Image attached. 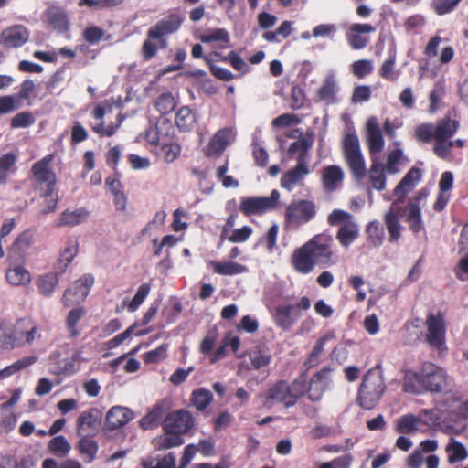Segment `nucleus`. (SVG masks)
I'll return each mask as SVG.
<instances>
[{
    "label": "nucleus",
    "mask_w": 468,
    "mask_h": 468,
    "mask_svg": "<svg viewBox=\"0 0 468 468\" xmlns=\"http://www.w3.org/2000/svg\"><path fill=\"white\" fill-rule=\"evenodd\" d=\"M366 232L368 237L369 242L374 247H379L384 241V229L380 223L377 220L371 221L367 224Z\"/></svg>",
    "instance_id": "864d4df0"
},
{
    "label": "nucleus",
    "mask_w": 468,
    "mask_h": 468,
    "mask_svg": "<svg viewBox=\"0 0 468 468\" xmlns=\"http://www.w3.org/2000/svg\"><path fill=\"white\" fill-rule=\"evenodd\" d=\"M250 363L255 369H261L270 364L271 356L264 347L257 346L250 355Z\"/></svg>",
    "instance_id": "603ef678"
},
{
    "label": "nucleus",
    "mask_w": 468,
    "mask_h": 468,
    "mask_svg": "<svg viewBox=\"0 0 468 468\" xmlns=\"http://www.w3.org/2000/svg\"><path fill=\"white\" fill-rule=\"evenodd\" d=\"M16 348L13 329L5 327L0 323V350H13Z\"/></svg>",
    "instance_id": "e2e57ef3"
},
{
    "label": "nucleus",
    "mask_w": 468,
    "mask_h": 468,
    "mask_svg": "<svg viewBox=\"0 0 468 468\" xmlns=\"http://www.w3.org/2000/svg\"><path fill=\"white\" fill-rule=\"evenodd\" d=\"M386 390L383 377L375 369H369L358 388L357 402L365 410H372Z\"/></svg>",
    "instance_id": "39448f33"
},
{
    "label": "nucleus",
    "mask_w": 468,
    "mask_h": 468,
    "mask_svg": "<svg viewBox=\"0 0 468 468\" xmlns=\"http://www.w3.org/2000/svg\"><path fill=\"white\" fill-rule=\"evenodd\" d=\"M133 418V412L122 406H113L106 414L105 427L115 431L125 426Z\"/></svg>",
    "instance_id": "aec40b11"
},
{
    "label": "nucleus",
    "mask_w": 468,
    "mask_h": 468,
    "mask_svg": "<svg viewBox=\"0 0 468 468\" xmlns=\"http://www.w3.org/2000/svg\"><path fill=\"white\" fill-rule=\"evenodd\" d=\"M338 85L334 76L325 78L316 94L320 101H325L327 104L336 101V94L338 92Z\"/></svg>",
    "instance_id": "c85d7f7f"
},
{
    "label": "nucleus",
    "mask_w": 468,
    "mask_h": 468,
    "mask_svg": "<svg viewBox=\"0 0 468 468\" xmlns=\"http://www.w3.org/2000/svg\"><path fill=\"white\" fill-rule=\"evenodd\" d=\"M70 449L69 442L62 435L52 438L48 442V450L58 457L66 456Z\"/></svg>",
    "instance_id": "5fc2aeb1"
},
{
    "label": "nucleus",
    "mask_w": 468,
    "mask_h": 468,
    "mask_svg": "<svg viewBox=\"0 0 468 468\" xmlns=\"http://www.w3.org/2000/svg\"><path fill=\"white\" fill-rule=\"evenodd\" d=\"M376 31V27L367 23H355L346 32L348 45L356 50L364 49L369 43L368 34Z\"/></svg>",
    "instance_id": "a211bd4d"
},
{
    "label": "nucleus",
    "mask_w": 468,
    "mask_h": 468,
    "mask_svg": "<svg viewBox=\"0 0 468 468\" xmlns=\"http://www.w3.org/2000/svg\"><path fill=\"white\" fill-rule=\"evenodd\" d=\"M194 424L192 414L181 409L166 415L163 421V430L165 433H175L182 437L194 427Z\"/></svg>",
    "instance_id": "ddd939ff"
},
{
    "label": "nucleus",
    "mask_w": 468,
    "mask_h": 468,
    "mask_svg": "<svg viewBox=\"0 0 468 468\" xmlns=\"http://www.w3.org/2000/svg\"><path fill=\"white\" fill-rule=\"evenodd\" d=\"M385 171L383 164L378 161L372 162L368 171L369 182L372 187L378 191H382L386 187Z\"/></svg>",
    "instance_id": "f704fd0d"
},
{
    "label": "nucleus",
    "mask_w": 468,
    "mask_h": 468,
    "mask_svg": "<svg viewBox=\"0 0 468 468\" xmlns=\"http://www.w3.org/2000/svg\"><path fill=\"white\" fill-rule=\"evenodd\" d=\"M462 0H433L431 2L432 10L439 16H444L452 12Z\"/></svg>",
    "instance_id": "680f3d73"
},
{
    "label": "nucleus",
    "mask_w": 468,
    "mask_h": 468,
    "mask_svg": "<svg viewBox=\"0 0 468 468\" xmlns=\"http://www.w3.org/2000/svg\"><path fill=\"white\" fill-rule=\"evenodd\" d=\"M183 22L184 16L181 14L170 13L147 30V37L157 40L159 48L165 49L168 46L165 37L178 31Z\"/></svg>",
    "instance_id": "1a4fd4ad"
},
{
    "label": "nucleus",
    "mask_w": 468,
    "mask_h": 468,
    "mask_svg": "<svg viewBox=\"0 0 468 468\" xmlns=\"http://www.w3.org/2000/svg\"><path fill=\"white\" fill-rule=\"evenodd\" d=\"M212 399V393L205 388L193 390L190 397L191 404L199 411L207 409V407L211 403Z\"/></svg>",
    "instance_id": "c03bdc74"
},
{
    "label": "nucleus",
    "mask_w": 468,
    "mask_h": 468,
    "mask_svg": "<svg viewBox=\"0 0 468 468\" xmlns=\"http://www.w3.org/2000/svg\"><path fill=\"white\" fill-rule=\"evenodd\" d=\"M334 337V332L329 331L315 342L314 346L313 347V350L305 362L308 367H315L319 363V357L324 353V345L327 341L333 339Z\"/></svg>",
    "instance_id": "58836bf2"
},
{
    "label": "nucleus",
    "mask_w": 468,
    "mask_h": 468,
    "mask_svg": "<svg viewBox=\"0 0 468 468\" xmlns=\"http://www.w3.org/2000/svg\"><path fill=\"white\" fill-rule=\"evenodd\" d=\"M292 32V22L283 21L275 31H265L262 35L264 40L270 43H280L287 38Z\"/></svg>",
    "instance_id": "a19ab883"
},
{
    "label": "nucleus",
    "mask_w": 468,
    "mask_h": 468,
    "mask_svg": "<svg viewBox=\"0 0 468 468\" xmlns=\"http://www.w3.org/2000/svg\"><path fill=\"white\" fill-rule=\"evenodd\" d=\"M310 173L307 164L296 163V165L285 172L280 180V185L287 191H292Z\"/></svg>",
    "instance_id": "5701e85b"
},
{
    "label": "nucleus",
    "mask_w": 468,
    "mask_h": 468,
    "mask_svg": "<svg viewBox=\"0 0 468 468\" xmlns=\"http://www.w3.org/2000/svg\"><path fill=\"white\" fill-rule=\"evenodd\" d=\"M144 139L157 146V154L166 163H173L181 153V146L175 141V129L170 122H157L144 132Z\"/></svg>",
    "instance_id": "7ed1b4c3"
},
{
    "label": "nucleus",
    "mask_w": 468,
    "mask_h": 468,
    "mask_svg": "<svg viewBox=\"0 0 468 468\" xmlns=\"http://www.w3.org/2000/svg\"><path fill=\"white\" fill-rule=\"evenodd\" d=\"M425 325L427 328V343L439 351L447 350L444 314L440 311L436 314L430 313L426 317Z\"/></svg>",
    "instance_id": "9b49d317"
},
{
    "label": "nucleus",
    "mask_w": 468,
    "mask_h": 468,
    "mask_svg": "<svg viewBox=\"0 0 468 468\" xmlns=\"http://www.w3.org/2000/svg\"><path fill=\"white\" fill-rule=\"evenodd\" d=\"M151 290V284L148 282L143 283L139 286L135 295L128 303L127 308L130 312H135L140 305L144 303Z\"/></svg>",
    "instance_id": "052dcab7"
},
{
    "label": "nucleus",
    "mask_w": 468,
    "mask_h": 468,
    "mask_svg": "<svg viewBox=\"0 0 468 468\" xmlns=\"http://www.w3.org/2000/svg\"><path fill=\"white\" fill-rule=\"evenodd\" d=\"M210 266L212 267L214 272L219 275H237L241 274L247 271V267L238 262L234 261H210Z\"/></svg>",
    "instance_id": "2f4dec72"
},
{
    "label": "nucleus",
    "mask_w": 468,
    "mask_h": 468,
    "mask_svg": "<svg viewBox=\"0 0 468 468\" xmlns=\"http://www.w3.org/2000/svg\"><path fill=\"white\" fill-rule=\"evenodd\" d=\"M422 175V170L416 166L411 167L406 173L393 191L398 202H404L406 196L421 181Z\"/></svg>",
    "instance_id": "6ab92c4d"
},
{
    "label": "nucleus",
    "mask_w": 468,
    "mask_h": 468,
    "mask_svg": "<svg viewBox=\"0 0 468 468\" xmlns=\"http://www.w3.org/2000/svg\"><path fill=\"white\" fill-rule=\"evenodd\" d=\"M37 360V356H24L20 359H17L13 364L5 367V368L0 370V380L7 378L16 373L26 369L27 367L32 366Z\"/></svg>",
    "instance_id": "4c0bfd02"
},
{
    "label": "nucleus",
    "mask_w": 468,
    "mask_h": 468,
    "mask_svg": "<svg viewBox=\"0 0 468 468\" xmlns=\"http://www.w3.org/2000/svg\"><path fill=\"white\" fill-rule=\"evenodd\" d=\"M105 31L98 26H89L82 32V38L90 45H97L103 38Z\"/></svg>",
    "instance_id": "0e129e2a"
},
{
    "label": "nucleus",
    "mask_w": 468,
    "mask_h": 468,
    "mask_svg": "<svg viewBox=\"0 0 468 468\" xmlns=\"http://www.w3.org/2000/svg\"><path fill=\"white\" fill-rule=\"evenodd\" d=\"M373 62L369 59H358L351 64V72L357 79H363L373 72Z\"/></svg>",
    "instance_id": "4d7b16f0"
},
{
    "label": "nucleus",
    "mask_w": 468,
    "mask_h": 468,
    "mask_svg": "<svg viewBox=\"0 0 468 468\" xmlns=\"http://www.w3.org/2000/svg\"><path fill=\"white\" fill-rule=\"evenodd\" d=\"M29 38V31L23 25L7 27L0 33V46L5 49L18 48Z\"/></svg>",
    "instance_id": "f3484780"
},
{
    "label": "nucleus",
    "mask_w": 468,
    "mask_h": 468,
    "mask_svg": "<svg viewBox=\"0 0 468 468\" xmlns=\"http://www.w3.org/2000/svg\"><path fill=\"white\" fill-rule=\"evenodd\" d=\"M306 391L304 378H295L292 383L281 379L272 384L264 393L263 405L271 408L275 404H282L285 408L296 405Z\"/></svg>",
    "instance_id": "20e7f679"
},
{
    "label": "nucleus",
    "mask_w": 468,
    "mask_h": 468,
    "mask_svg": "<svg viewBox=\"0 0 468 468\" xmlns=\"http://www.w3.org/2000/svg\"><path fill=\"white\" fill-rule=\"evenodd\" d=\"M168 345L162 344L158 347L149 350L143 355L145 364H156L164 360L167 356Z\"/></svg>",
    "instance_id": "13d9d810"
},
{
    "label": "nucleus",
    "mask_w": 468,
    "mask_h": 468,
    "mask_svg": "<svg viewBox=\"0 0 468 468\" xmlns=\"http://www.w3.org/2000/svg\"><path fill=\"white\" fill-rule=\"evenodd\" d=\"M460 123L457 120L444 117L434 125L435 129V143L432 151L435 155H441L445 153V148L442 144L451 139L458 131Z\"/></svg>",
    "instance_id": "dca6fc26"
},
{
    "label": "nucleus",
    "mask_w": 468,
    "mask_h": 468,
    "mask_svg": "<svg viewBox=\"0 0 468 468\" xmlns=\"http://www.w3.org/2000/svg\"><path fill=\"white\" fill-rule=\"evenodd\" d=\"M345 161L356 181H361L367 175L365 160L356 133H346L342 141Z\"/></svg>",
    "instance_id": "423d86ee"
},
{
    "label": "nucleus",
    "mask_w": 468,
    "mask_h": 468,
    "mask_svg": "<svg viewBox=\"0 0 468 468\" xmlns=\"http://www.w3.org/2000/svg\"><path fill=\"white\" fill-rule=\"evenodd\" d=\"M331 369L324 367L316 372L310 379L309 387L306 388L308 399L314 402L320 401L326 389L327 378Z\"/></svg>",
    "instance_id": "412c9836"
},
{
    "label": "nucleus",
    "mask_w": 468,
    "mask_h": 468,
    "mask_svg": "<svg viewBox=\"0 0 468 468\" xmlns=\"http://www.w3.org/2000/svg\"><path fill=\"white\" fill-rule=\"evenodd\" d=\"M89 216V211L83 207L75 210L66 209L59 218L58 226H76L83 222Z\"/></svg>",
    "instance_id": "c9c22d12"
},
{
    "label": "nucleus",
    "mask_w": 468,
    "mask_h": 468,
    "mask_svg": "<svg viewBox=\"0 0 468 468\" xmlns=\"http://www.w3.org/2000/svg\"><path fill=\"white\" fill-rule=\"evenodd\" d=\"M6 281L14 286L27 285L31 281L30 272L22 266L9 268L5 273Z\"/></svg>",
    "instance_id": "e433bc0d"
},
{
    "label": "nucleus",
    "mask_w": 468,
    "mask_h": 468,
    "mask_svg": "<svg viewBox=\"0 0 468 468\" xmlns=\"http://www.w3.org/2000/svg\"><path fill=\"white\" fill-rule=\"evenodd\" d=\"M403 152L401 149L397 148L392 150L388 154L387 158L386 165H384V168L386 172L388 174H397L399 171V165L400 163V160L402 159Z\"/></svg>",
    "instance_id": "338daca9"
},
{
    "label": "nucleus",
    "mask_w": 468,
    "mask_h": 468,
    "mask_svg": "<svg viewBox=\"0 0 468 468\" xmlns=\"http://www.w3.org/2000/svg\"><path fill=\"white\" fill-rule=\"evenodd\" d=\"M414 137L417 141L421 143H430L432 139L435 140V129L432 123H421L418 125L414 132Z\"/></svg>",
    "instance_id": "bf43d9fd"
},
{
    "label": "nucleus",
    "mask_w": 468,
    "mask_h": 468,
    "mask_svg": "<svg viewBox=\"0 0 468 468\" xmlns=\"http://www.w3.org/2000/svg\"><path fill=\"white\" fill-rule=\"evenodd\" d=\"M84 314L85 311L83 307H77L69 312L66 318V326L70 338H76L79 336L80 331L77 328V324Z\"/></svg>",
    "instance_id": "de8ad7c7"
},
{
    "label": "nucleus",
    "mask_w": 468,
    "mask_h": 468,
    "mask_svg": "<svg viewBox=\"0 0 468 468\" xmlns=\"http://www.w3.org/2000/svg\"><path fill=\"white\" fill-rule=\"evenodd\" d=\"M45 21L58 33H65L69 29V18L67 12L60 6L52 5L44 13Z\"/></svg>",
    "instance_id": "4be33fe9"
},
{
    "label": "nucleus",
    "mask_w": 468,
    "mask_h": 468,
    "mask_svg": "<svg viewBox=\"0 0 468 468\" xmlns=\"http://www.w3.org/2000/svg\"><path fill=\"white\" fill-rule=\"evenodd\" d=\"M94 283L91 274H84L76 280L63 293L62 303L66 307H70L82 303L88 296Z\"/></svg>",
    "instance_id": "2eb2a0df"
},
{
    "label": "nucleus",
    "mask_w": 468,
    "mask_h": 468,
    "mask_svg": "<svg viewBox=\"0 0 468 468\" xmlns=\"http://www.w3.org/2000/svg\"><path fill=\"white\" fill-rule=\"evenodd\" d=\"M321 180L324 189L328 193H332L342 184L344 172L338 165H327L322 170Z\"/></svg>",
    "instance_id": "393cba45"
},
{
    "label": "nucleus",
    "mask_w": 468,
    "mask_h": 468,
    "mask_svg": "<svg viewBox=\"0 0 468 468\" xmlns=\"http://www.w3.org/2000/svg\"><path fill=\"white\" fill-rule=\"evenodd\" d=\"M34 242V230L26 229L20 233L11 247V251L15 254L21 255L26 250L30 248Z\"/></svg>",
    "instance_id": "49530a36"
},
{
    "label": "nucleus",
    "mask_w": 468,
    "mask_h": 468,
    "mask_svg": "<svg viewBox=\"0 0 468 468\" xmlns=\"http://www.w3.org/2000/svg\"><path fill=\"white\" fill-rule=\"evenodd\" d=\"M53 154H48L33 164L31 174L38 186L44 188V197H51L57 185V176L52 169Z\"/></svg>",
    "instance_id": "6e6552de"
},
{
    "label": "nucleus",
    "mask_w": 468,
    "mask_h": 468,
    "mask_svg": "<svg viewBox=\"0 0 468 468\" xmlns=\"http://www.w3.org/2000/svg\"><path fill=\"white\" fill-rule=\"evenodd\" d=\"M447 388L445 370L431 362H424L418 372L407 377L404 390L416 395L441 393Z\"/></svg>",
    "instance_id": "f03ea898"
},
{
    "label": "nucleus",
    "mask_w": 468,
    "mask_h": 468,
    "mask_svg": "<svg viewBox=\"0 0 468 468\" xmlns=\"http://www.w3.org/2000/svg\"><path fill=\"white\" fill-rule=\"evenodd\" d=\"M35 118L33 117L32 113L29 112H22L17 114H16L11 119V127L13 129L16 128H27L34 124Z\"/></svg>",
    "instance_id": "774afa93"
},
{
    "label": "nucleus",
    "mask_w": 468,
    "mask_h": 468,
    "mask_svg": "<svg viewBox=\"0 0 468 468\" xmlns=\"http://www.w3.org/2000/svg\"><path fill=\"white\" fill-rule=\"evenodd\" d=\"M81 439L77 444V449L80 455L83 457L84 462L90 463L96 457L99 446L96 441L92 440L88 435H80Z\"/></svg>",
    "instance_id": "7c9ffc66"
},
{
    "label": "nucleus",
    "mask_w": 468,
    "mask_h": 468,
    "mask_svg": "<svg viewBox=\"0 0 468 468\" xmlns=\"http://www.w3.org/2000/svg\"><path fill=\"white\" fill-rule=\"evenodd\" d=\"M359 236V226L353 219L342 224L337 230L336 239L345 248H348Z\"/></svg>",
    "instance_id": "cd10ccee"
},
{
    "label": "nucleus",
    "mask_w": 468,
    "mask_h": 468,
    "mask_svg": "<svg viewBox=\"0 0 468 468\" xmlns=\"http://www.w3.org/2000/svg\"><path fill=\"white\" fill-rule=\"evenodd\" d=\"M183 443V438L175 433H165V435L155 437L152 441L154 448L157 451L177 447Z\"/></svg>",
    "instance_id": "37998d69"
},
{
    "label": "nucleus",
    "mask_w": 468,
    "mask_h": 468,
    "mask_svg": "<svg viewBox=\"0 0 468 468\" xmlns=\"http://www.w3.org/2000/svg\"><path fill=\"white\" fill-rule=\"evenodd\" d=\"M313 140L308 137L301 136L292 142L288 148V154L291 158L296 156V163L307 164L309 159V150L312 148Z\"/></svg>",
    "instance_id": "a878e982"
},
{
    "label": "nucleus",
    "mask_w": 468,
    "mask_h": 468,
    "mask_svg": "<svg viewBox=\"0 0 468 468\" xmlns=\"http://www.w3.org/2000/svg\"><path fill=\"white\" fill-rule=\"evenodd\" d=\"M200 40L203 43H212L219 41L221 44L219 45L220 48H226L229 46L230 37L229 32L225 28H217L211 30L208 33L203 34L200 37Z\"/></svg>",
    "instance_id": "a18cd8bd"
},
{
    "label": "nucleus",
    "mask_w": 468,
    "mask_h": 468,
    "mask_svg": "<svg viewBox=\"0 0 468 468\" xmlns=\"http://www.w3.org/2000/svg\"><path fill=\"white\" fill-rule=\"evenodd\" d=\"M334 240L325 233L314 235L310 240L295 249L291 256L292 269L300 274L311 273L316 266L324 268L332 263Z\"/></svg>",
    "instance_id": "f257e3e1"
},
{
    "label": "nucleus",
    "mask_w": 468,
    "mask_h": 468,
    "mask_svg": "<svg viewBox=\"0 0 468 468\" xmlns=\"http://www.w3.org/2000/svg\"><path fill=\"white\" fill-rule=\"evenodd\" d=\"M445 452L447 453V462L450 464L463 462L468 457V451L465 446L454 439L450 440L445 447Z\"/></svg>",
    "instance_id": "c756f323"
},
{
    "label": "nucleus",
    "mask_w": 468,
    "mask_h": 468,
    "mask_svg": "<svg viewBox=\"0 0 468 468\" xmlns=\"http://www.w3.org/2000/svg\"><path fill=\"white\" fill-rule=\"evenodd\" d=\"M99 424V411L96 409L83 411L77 419V433L86 435L85 433L96 430Z\"/></svg>",
    "instance_id": "bb28decb"
},
{
    "label": "nucleus",
    "mask_w": 468,
    "mask_h": 468,
    "mask_svg": "<svg viewBox=\"0 0 468 468\" xmlns=\"http://www.w3.org/2000/svg\"><path fill=\"white\" fill-rule=\"evenodd\" d=\"M420 419L412 414L403 415L398 420L396 430L401 434H410L419 430Z\"/></svg>",
    "instance_id": "3c124183"
},
{
    "label": "nucleus",
    "mask_w": 468,
    "mask_h": 468,
    "mask_svg": "<svg viewBox=\"0 0 468 468\" xmlns=\"http://www.w3.org/2000/svg\"><path fill=\"white\" fill-rule=\"evenodd\" d=\"M407 210L406 220L409 223L410 229L415 234L420 233L423 229L420 207L411 206V208H407Z\"/></svg>",
    "instance_id": "6e6d98bb"
},
{
    "label": "nucleus",
    "mask_w": 468,
    "mask_h": 468,
    "mask_svg": "<svg viewBox=\"0 0 468 468\" xmlns=\"http://www.w3.org/2000/svg\"><path fill=\"white\" fill-rule=\"evenodd\" d=\"M78 253V242L76 240H69L63 251L60 253V257L57 263V269L59 273L65 272L68 266L71 263L73 259Z\"/></svg>",
    "instance_id": "ea45409f"
},
{
    "label": "nucleus",
    "mask_w": 468,
    "mask_h": 468,
    "mask_svg": "<svg viewBox=\"0 0 468 468\" xmlns=\"http://www.w3.org/2000/svg\"><path fill=\"white\" fill-rule=\"evenodd\" d=\"M316 213L314 202L308 199L294 200L286 207L284 225L286 228L297 229L313 220Z\"/></svg>",
    "instance_id": "0eeeda50"
},
{
    "label": "nucleus",
    "mask_w": 468,
    "mask_h": 468,
    "mask_svg": "<svg viewBox=\"0 0 468 468\" xmlns=\"http://www.w3.org/2000/svg\"><path fill=\"white\" fill-rule=\"evenodd\" d=\"M311 307L309 297L303 296L296 304H286L278 306L275 310L276 324L287 330L302 316L301 310L307 311Z\"/></svg>",
    "instance_id": "f8f14e48"
},
{
    "label": "nucleus",
    "mask_w": 468,
    "mask_h": 468,
    "mask_svg": "<svg viewBox=\"0 0 468 468\" xmlns=\"http://www.w3.org/2000/svg\"><path fill=\"white\" fill-rule=\"evenodd\" d=\"M367 140L371 154L380 153L384 148V139L376 117L372 116L367 122Z\"/></svg>",
    "instance_id": "b1692460"
},
{
    "label": "nucleus",
    "mask_w": 468,
    "mask_h": 468,
    "mask_svg": "<svg viewBox=\"0 0 468 468\" xmlns=\"http://www.w3.org/2000/svg\"><path fill=\"white\" fill-rule=\"evenodd\" d=\"M12 329L16 348L31 346L41 336L38 324L30 317L16 320Z\"/></svg>",
    "instance_id": "4468645a"
},
{
    "label": "nucleus",
    "mask_w": 468,
    "mask_h": 468,
    "mask_svg": "<svg viewBox=\"0 0 468 468\" xmlns=\"http://www.w3.org/2000/svg\"><path fill=\"white\" fill-rule=\"evenodd\" d=\"M17 155L14 153H7L0 157V185L5 184L9 172H15V165Z\"/></svg>",
    "instance_id": "09e8293b"
},
{
    "label": "nucleus",
    "mask_w": 468,
    "mask_h": 468,
    "mask_svg": "<svg viewBox=\"0 0 468 468\" xmlns=\"http://www.w3.org/2000/svg\"><path fill=\"white\" fill-rule=\"evenodd\" d=\"M59 282V272H48L38 277L36 285L44 296H50Z\"/></svg>",
    "instance_id": "473e14b6"
},
{
    "label": "nucleus",
    "mask_w": 468,
    "mask_h": 468,
    "mask_svg": "<svg viewBox=\"0 0 468 468\" xmlns=\"http://www.w3.org/2000/svg\"><path fill=\"white\" fill-rule=\"evenodd\" d=\"M280 192L273 189L269 197H244L241 198L239 210L245 216L262 215L278 207Z\"/></svg>",
    "instance_id": "9d476101"
},
{
    "label": "nucleus",
    "mask_w": 468,
    "mask_h": 468,
    "mask_svg": "<svg viewBox=\"0 0 468 468\" xmlns=\"http://www.w3.org/2000/svg\"><path fill=\"white\" fill-rule=\"evenodd\" d=\"M396 56L392 55L387 58L378 69L380 78L385 80L395 82L399 77V71L395 70Z\"/></svg>",
    "instance_id": "8fccbe9b"
},
{
    "label": "nucleus",
    "mask_w": 468,
    "mask_h": 468,
    "mask_svg": "<svg viewBox=\"0 0 468 468\" xmlns=\"http://www.w3.org/2000/svg\"><path fill=\"white\" fill-rule=\"evenodd\" d=\"M384 222L389 234L388 241L391 243L397 242L400 239L402 227L396 213L392 210L387 212L384 217Z\"/></svg>",
    "instance_id": "79ce46f5"
},
{
    "label": "nucleus",
    "mask_w": 468,
    "mask_h": 468,
    "mask_svg": "<svg viewBox=\"0 0 468 468\" xmlns=\"http://www.w3.org/2000/svg\"><path fill=\"white\" fill-rule=\"evenodd\" d=\"M154 106L160 113L165 114L175 109L176 101L171 93H162L156 99Z\"/></svg>",
    "instance_id": "69168bd1"
},
{
    "label": "nucleus",
    "mask_w": 468,
    "mask_h": 468,
    "mask_svg": "<svg viewBox=\"0 0 468 468\" xmlns=\"http://www.w3.org/2000/svg\"><path fill=\"white\" fill-rule=\"evenodd\" d=\"M196 122V114L187 106L181 107L175 117V122L182 132H189L192 130Z\"/></svg>",
    "instance_id": "72a5a7b5"
}]
</instances>
